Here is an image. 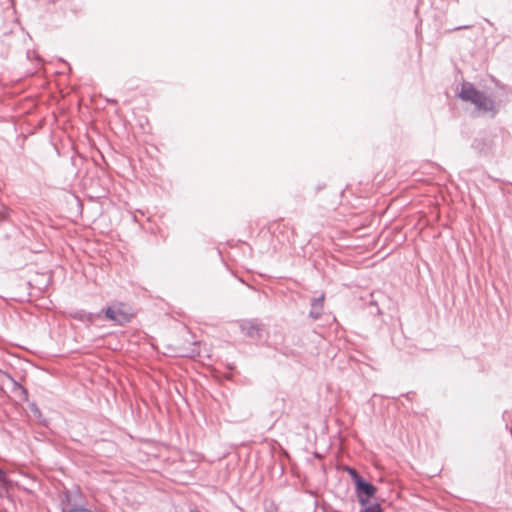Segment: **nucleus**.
<instances>
[{
    "instance_id": "nucleus-1",
    "label": "nucleus",
    "mask_w": 512,
    "mask_h": 512,
    "mask_svg": "<svg viewBox=\"0 0 512 512\" xmlns=\"http://www.w3.org/2000/svg\"><path fill=\"white\" fill-rule=\"evenodd\" d=\"M458 97L462 101L474 105L475 110L483 116L493 119L499 113V104L478 90L471 82L463 81Z\"/></svg>"
},
{
    "instance_id": "nucleus-2",
    "label": "nucleus",
    "mask_w": 512,
    "mask_h": 512,
    "mask_svg": "<svg viewBox=\"0 0 512 512\" xmlns=\"http://www.w3.org/2000/svg\"><path fill=\"white\" fill-rule=\"evenodd\" d=\"M497 137L490 134L477 136L471 143V148L481 156L491 157L496 153Z\"/></svg>"
},
{
    "instance_id": "nucleus-3",
    "label": "nucleus",
    "mask_w": 512,
    "mask_h": 512,
    "mask_svg": "<svg viewBox=\"0 0 512 512\" xmlns=\"http://www.w3.org/2000/svg\"><path fill=\"white\" fill-rule=\"evenodd\" d=\"M355 493L360 506H364L370 502L371 498L375 497L377 487L366 479L358 480L355 485Z\"/></svg>"
},
{
    "instance_id": "nucleus-4",
    "label": "nucleus",
    "mask_w": 512,
    "mask_h": 512,
    "mask_svg": "<svg viewBox=\"0 0 512 512\" xmlns=\"http://www.w3.org/2000/svg\"><path fill=\"white\" fill-rule=\"evenodd\" d=\"M240 330L245 336L252 340H261L265 332L264 325L257 319L242 321Z\"/></svg>"
},
{
    "instance_id": "nucleus-5",
    "label": "nucleus",
    "mask_w": 512,
    "mask_h": 512,
    "mask_svg": "<svg viewBox=\"0 0 512 512\" xmlns=\"http://www.w3.org/2000/svg\"><path fill=\"white\" fill-rule=\"evenodd\" d=\"M105 318L118 325H124L131 319V314L123 311L120 307L109 306L103 310Z\"/></svg>"
},
{
    "instance_id": "nucleus-6",
    "label": "nucleus",
    "mask_w": 512,
    "mask_h": 512,
    "mask_svg": "<svg viewBox=\"0 0 512 512\" xmlns=\"http://www.w3.org/2000/svg\"><path fill=\"white\" fill-rule=\"evenodd\" d=\"M3 375L11 384V391L15 393L21 400L28 401V390L22 386L11 374L4 372Z\"/></svg>"
},
{
    "instance_id": "nucleus-7",
    "label": "nucleus",
    "mask_w": 512,
    "mask_h": 512,
    "mask_svg": "<svg viewBox=\"0 0 512 512\" xmlns=\"http://www.w3.org/2000/svg\"><path fill=\"white\" fill-rule=\"evenodd\" d=\"M324 299L325 295L321 294L318 297H314L311 299V310L309 312V317L313 320H317L321 317L323 313V307H324Z\"/></svg>"
},
{
    "instance_id": "nucleus-8",
    "label": "nucleus",
    "mask_w": 512,
    "mask_h": 512,
    "mask_svg": "<svg viewBox=\"0 0 512 512\" xmlns=\"http://www.w3.org/2000/svg\"><path fill=\"white\" fill-rule=\"evenodd\" d=\"M360 512H384V511L379 503L368 502L366 505L361 506Z\"/></svg>"
},
{
    "instance_id": "nucleus-9",
    "label": "nucleus",
    "mask_w": 512,
    "mask_h": 512,
    "mask_svg": "<svg viewBox=\"0 0 512 512\" xmlns=\"http://www.w3.org/2000/svg\"><path fill=\"white\" fill-rule=\"evenodd\" d=\"M347 473L351 477L354 486L357 484L358 480H363L364 478L352 467L346 468Z\"/></svg>"
},
{
    "instance_id": "nucleus-10",
    "label": "nucleus",
    "mask_w": 512,
    "mask_h": 512,
    "mask_svg": "<svg viewBox=\"0 0 512 512\" xmlns=\"http://www.w3.org/2000/svg\"><path fill=\"white\" fill-rule=\"evenodd\" d=\"M29 410L30 412L34 415L35 418H37L38 420H40L42 418V413H41V410L39 409V407L37 406V404L35 402H31L29 403Z\"/></svg>"
},
{
    "instance_id": "nucleus-11",
    "label": "nucleus",
    "mask_w": 512,
    "mask_h": 512,
    "mask_svg": "<svg viewBox=\"0 0 512 512\" xmlns=\"http://www.w3.org/2000/svg\"><path fill=\"white\" fill-rule=\"evenodd\" d=\"M493 82L495 83V86L499 88L502 91H507V86L503 83H501L499 80L493 79Z\"/></svg>"
},
{
    "instance_id": "nucleus-12",
    "label": "nucleus",
    "mask_w": 512,
    "mask_h": 512,
    "mask_svg": "<svg viewBox=\"0 0 512 512\" xmlns=\"http://www.w3.org/2000/svg\"><path fill=\"white\" fill-rule=\"evenodd\" d=\"M470 27L471 26H469V25H463V26L456 27L455 30L469 29Z\"/></svg>"
},
{
    "instance_id": "nucleus-13",
    "label": "nucleus",
    "mask_w": 512,
    "mask_h": 512,
    "mask_svg": "<svg viewBox=\"0 0 512 512\" xmlns=\"http://www.w3.org/2000/svg\"><path fill=\"white\" fill-rule=\"evenodd\" d=\"M413 394H414L413 392H408V393H406L404 396H405L407 399H409V400H410Z\"/></svg>"
},
{
    "instance_id": "nucleus-14",
    "label": "nucleus",
    "mask_w": 512,
    "mask_h": 512,
    "mask_svg": "<svg viewBox=\"0 0 512 512\" xmlns=\"http://www.w3.org/2000/svg\"><path fill=\"white\" fill-rule=\"evenodd\" d=\"M5 478V472L3 471V469L0 468V479H4Z\"/></svg>"
}]
</instances>
